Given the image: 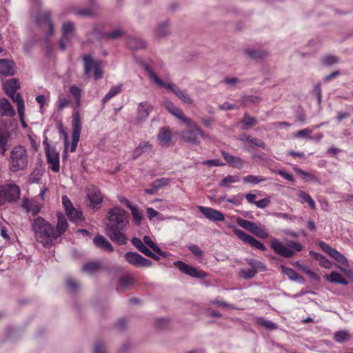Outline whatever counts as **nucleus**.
<instances>
[{
  "label": "nucleus",
  "mask_w": 353,
  "mask_h": 353,
  "mask_svg": "<svg viewBox=\"0 0 353 353\" xmlns=\"http://www.w3.org/2000/svg\"><path fill=\"white\" fill-rule=\"evenodd\" d=\"M283 273L287 275L292 281H297L300 283L303 282V278L296 272L294 270L290 268L281 265Z\"/></svg>",
  "instance_id": "72a5a7b5"
},
{
  "label": "nucleus",
  "mask_w": 353,
  "mask_h": 353,
  "mask_svg": "<svg viewBox=\"0 0 353 353\" xmlns=\"http://www.w3.org/2000/svg\"><path fill=\"white\" fill-rule=\"evenodd\" d=\"M237 223L243 228L248 230L250 232H253L256 223L250 221L248 220L243 219L241 218L237 219Z\"/></svg>",
  "instance_id": "49530a36"
},
{
  "label": "nucleus",
  "mask_w": 353,
  "mask_h": 353,
  "mask_svg": "<svg viewBox=\"0 0 353 353\" xmlns=\"http://www.w3.org/2000/svg\"><path fill=\"white\" fill-rule=\"evenodd\" d=\"M221 154L223 159L230 166L236 168H241L243 167L244 162L240 157L231 155L225 151H222Z\"/></svg>",
  "instance_id": "5701e85b"
},
{
  "label": "nucleus",
  "mask_w": 353,
  "mask_h": 353,
  "mask_svg": "<svg viewBox=\"0 0 353 353\" xmlns=\"http://www.w3.org/2000/svg\"><path fill=\"white\" fill-rule=\"evenodd\" d=\"M256 274V271L252 269H240L239 276L244 279H250L254 278Z\"/></svg>",
  "instance_id": "603ef678"
},
{
  "label": "nucleus",
  "mask_w": 353,
  "mask_h": 353,
  "mask_svg": "<svg viewBox=\"0 0 353 353\" xmlns=\"http://www.w3.org/2000/svg\"><path fill=\"white\" fill-rule=\"evenodd\" d=\"M240 181L238 175H228L219 182V186H226L229 183H234Z\"/></svg>",
  "instance_id": "6e6d98bb"
},
{
  "label": "nucleus",
  "mask_w": 353,
  "mask_h": 353,
  "mask_svg": "<svg viewBox=\"0 0 353 353\" xmlns=\"http://www.w3.org/2000/svg\"><path fill=\"white\" fill-rule=\"evenodd\" d=\"M121 90V85H114L112 86L108 92L105 95V97L102 99L103 103H106L109 101L112 98L118 94Z\"/></svg>",
  "instance_id": "37998d69"
},
{
  "label": "nucleus",
  "mask_w": 353,
  "mask_h": 353,
  "mask_svg": "<svg viewBox=\"0 0 353 353\" xmlns=\"http://www.w3.org/2000/svg\"><path fill=\"white\" fill-rule=\"evenodd\" d=\"M174 265L175 267L178 268L182 273L193 278L204 279L207 276L206 272L197 270L181 261H175Z\"/></svg>",
  "instance_id": "1a4fd4ad"
},
{
  "label": "nucleus",
  "mask_w": 353,
  "mask_h": 353,
  "mask_svg": "<svg viewBox=\"0 0 353 353\" xmlns=\"http://www.w3.org/2000/svg\"><path fill=\"white\" fill-rule=\"evenodd\" d=\"M45 145V152L47 162L50 164V168L54 172H58L59 171V153L57 151L55 148L50 147L47 141H43Z\"/></svg>",
  "instance_id": "423d86ee"
},
{
  "label": "nucleus",
  "mask_w": 353,
  "mask_h": 353,
  "mask_svg": "<svg viewBox=\"0 0 353 353\" xmlns=\"http://www.w3.org/2000/svg\"><path fill=\"white\" fill-rule=\"evenodd\" d=\"M256 323L261 325L262 327H264L268 330H276L277 328V325L269 320L265 319L264 318H258L256 319Z\"/></svg>",
  "instance_id": "de8ad7c7"
},
{
  "label": "nucleus",
  "mask_w": 353,
  "mask_h": 353,
  "mask_svg": "<svg viewBox=\"0 0 353 353\" xmlns=\"http://www.w3.org/2000/svg\"><path fill=\"white\" fill-rule=\"evenodd\" d=\"M52 12L43 10L35 17V23L41 28L48 37L54 34V25L51 19Z\"/></svg>",
  "instance_id": "39448f33"
},
{
  "label": "nucleus",
  "mask_w": 353,
  "mask_h": 353,
  "mask_svg": "<svg viewBox=\"0 0 353 353\" xmlns=\"http://www.w3.org/2000/svg\"><path fill=\"white\" fill-rule=\"evenodd\" d=\"M158 140L161 145L168 146L171 142V132L168 127L161 128L157 134Z\"/></svg>",
  "instance_id": "b1692460"
},
{
  "label": "nucleus",
  "mask_w": 353,
  "mask_h": 353,
  "mask_svg": "<svg viewBox=\"0 0 353 353\" xmlns=\"http://www.w3.org/2000/svg\"><path fill=\"white\" fill-rule=\"evenodd\" d=\"M339 62L338 57L334 55H326L322 59V63L325 65H332Z\"/></svg>",
  "instance_id": "0e129e2a"
},
{
  "label": "nucleus",
  "mask_w": 353,
  "mask_h": 353,
  "mask_svg": "<svg viewBox=\"0 0 353 353\" xmlns=\"http://www.w3.org/2000/svg\"><path fill=\"white\" fill-rule=\"evenodd\" d=\"M245 261L251 267V269L255 270L256 273L258 272H263L266 270L265 265L261 261L254 259H245Z\"/></svg>",
  "instance_id": "a19ab883"
},
{
  "label": "nucleus",
  "mask_w": 353,
  "mask_h": 353,
  "mask_svg": "<svg viewBox=\"0 0 353 353\" xmlns=\"http://www.w3.org/2000/svg\"><path fill=\"white\" fill-rule=\"evenodd\" d=\"M66 286L71 291H76L80 288V283L73 278L66 279Z\"/></svg>",
  "instance_id": "052dcab7"
},
{
  "label": "nucleus",
  "mask_w": 353,
  "mask_h": 353,
  "mask_svg": "<svg viewBox=\"0 0 353 353\" xmlns=\"http://www.w3.org/2000/svg\"><path fill=\"white\" fill-rule=\"evenodd\" d=\"M153 110V106L147 101H143L138 104L137 107V120L139 121H145L151 112Z\"/></svg>",
  "instance_id": "f3484780"
},
{
  "label": "nucleus",
  "mask_w": 353,
  "mask_h": 353,
  "mask_svg": "<svg viewBox=\"0 0 353 353\" xmlns=\"http://www.w3.org/2000/svg\"><path fill=\"white\" fill-rule=\"evenodd\" d=\"M270 246L274 252L281 256L290 258L294 255V252L292 250L286 247L281 241L276 239L271 240Z\"/></svg>",
  "instance_id": "4468645a"
},
{
  "label": "nucleus",
  "mask_w": 353,
  "mask_h": 353,
  "mask_svg": "<svg viewBox=\"0 0 353 353\" xmlns=\"http://www.w3.org/2000/svg\"><path fill=\"white\" fill-rule=\"evenodd\" d=\"M243 181L245 183H252V184H258L260 182H263L265 181V178L260 176L255 175H248L243 178Z\"/></svg>",
  "instance_id": "5fc2aeb1"
},
{
  "label": "nucleus",
  "mask_w": 353,
  "mask_h": 353,
  "mask_svg": "<svg viewBox=\"0 0 353 353\" xmlns=\"http://www.w3.org/2000/svg\"><path fill=\"white\" fill-rule=\"evenodd\" d=\"M76 27L74 23L66 21L62 24V37L66 41H70L74 36Z\"/></svg>",
  "instance_id": "412c9836"
},
{
  "label": "nucleus",
  "mask_w": 353,
  "mask_h": 353,
  "mask_svg": "<svg viewBox=\"0 0 353 353\" xmlns=\"http://www.w3.org/2000/svg\"><path fill=\"white\" fill-rule=\"evenodd\" d=\"M15 73L14 64L7 59H0V74L12 76Z\"/></svg>",
  "instance_id": "4be33fe9"
},
{
  "label": "nucleus",
  "mask_w": 353,
  "mask_h": 353,
  "mask_svg": "<svg viewBox=\"0 0 353 353\" xmlns=\"http://www.w3.org/2000/svg\"><path fill=\"white\" fill-rule=\"evenodd\" d=\"M83 74L89 77L90 71L94 69V65L99 62L98 60H94L91 55H85L83 57Z\"/></svg>",
  "instance_id": "bb28decb"
},
{
  "label": "nucleus",
  "mask_w": 353,
  "mask_h": 353,
  "mask_svg": "<svg viewBox=\"0 0 353 353\" xmlns=\"http://www.w3.org/2000/svg\"><path fill=\"white\" fill-rule=\"evenodd\" d=\"M244 53L251 59H259L265 55L264 51L254 49H247L244 51Z\"/></svg>",
  "instance_id": "8fccbe9b"
},
{
  "label": "nucleus",
  "mask_w": 353,
  "mask_h": 353,
  "mask_svg": "<svg viewBox=\"0 0 353 353\" xmlns=\"http://www.w3.org/2000/svg\"><path fill=\"white\" fill-rule=\"evenodd\" d=\"M324 278L326 281L332 283L341 284L343 285L348 284L347 281L345 279L341 274L335 271H332L330 274H325Z\"/></svg>",
  "instance_id": "a878e982"
},
{
  "label": "nucleus",
  "mask_w": 353,
  "mask_h": 353,
  "mask_svg": "<svg viewBox=\"0 0 353 353\" xmlns=\"http://www.w3.org/2000/svg\"><path fill=\"white\" fill-rule=\"evenodd\" d=\"M94 243L99 248L103 249L109 252L114 250L111 243L103 236L97 235L94 238Z\"/></svg>",
  "instance_id": "393cba45"
},
{
  "label": "nucleus",
  "mask_w": 353,
  "mask_h": 353,
  "mask_svg": "<svg viewBox=\"0 0 353 353\" xmlns=\"http://www.w3.org/2000/svg\"><path fill=\"white\" fill-rule=\"evenodd\" d=\"M256 236L262 238V239H266L268 237V233L266 232V230L264 229V228L261 225H256L254 230L252 232Z\"/></svg>",
  "instance_id": "680f3d73"
},
{
  "label": "nucleus",
  "mask_w": 353,
  "mask_h": 353,
  "mask_svg": "<svg viewBox=\"0 0 353 353\" xmlns=\"http://www.w3.org/2000/svg\"><path fill=\"white\" fill-rule=\"evenodd\" d=\"M199 210L209 220L212 221H223L225 220L224 214L220 211L203 206H199Z\"/></svg>",
  "instance_id": "2eb2a0df"
},
{
  "label": "nucleus",
  "mask_w": 353,
  "mask_h": 353,
  "mask_svg": "<svg viewBox=\"0 0 353 353\" xmlns=\"http://www.w3.org/2000/svg\"><path fill=\"white\" fill-rule=\"evenodd\" d=\"M188 128L181 132L183 140L188 143L197 145L199 143V137L204 136V132L190 119V122H183Z\"/></svg>",
  "instance_id": "20e7f679"
},
{
  "label": "nucleus",
  "mask_w": 353,
  "mask_h": 353,
  "mask_svg": "<svg viewBox=\"0 0 353 353\" xmlns=\"http://www.w3.org/2000/svg\"><path fill=\"white\" fill-rule=\"evenodd\" d=\"M155 34L158 37H163L168 35L170 34L168 21H164L159 23L155 29Z\"/></svg>",
  "instance_id": "f704fd0d"
},
{
  "label": "nucleus",
  "mask_w": 353,
  "mask_h": 353,
  "mask_svg": "<svg viewBox=\"0 0 353 353\" xmlns=\"http://www.w3.org/2000/svg\"><path fill=\"white\" fill-rule=\"evenodd\" d=\"M68 219L72 222H78L83 219V214L81 211L77 210L74 208L67 210L65 212Z\"/></svg>",
  "instance_id": "ea45409f"
},
{
  "label": "nucleus",
  "mask_w": 353,
  "mask_h": 353,
  "mask_svg": "<svg viewBox=\"0 0 353 353\" xmlns=\"http://www.w3.org/2000/svg\"><path fill=\"white\" fill-rule=\"evenodd\" d=\"M298 196L303 200V202L307 203L312 209H316V204L314 201L307 193L301 191L298 193Z\"/></svg>",
  "instance_id": "3c124183"
},
{
  "label": "nucleus",
  "mask_w": 353,
  "mask_h": 353,
  "mask_svg": "<svg viewBox=\"0 0 353 353\" xmlns=\"http://www.w3.org/2000/svg\"><path fill=\"white\" fill-rule=\"evenodd\" d=\"M350 339V334L346 331H339L334 334V339L337 343H343Z\"/></svg>",
  "instance_id": "bf43d9fd"
},
{
  "label": "nucleus",
  "mask_w": 353,
  "mask_h": 353,
  "mask_svg": "<svg viewBox=\"0 0 353 353\" xmlns=\"http://www.w3.org/2000/svg\"><path fill=\"white\" fill-rule=\"evenodd\" d=\"M294 171L299 175L302 176L303 179L307 181L309 180L317 181V178L310 172L302 170L300 168H294Z\"/></svg>",
  "instance_id": "864d4df0"
},
{
  "label": "nucleus",
  "mask_w": 353,
  "mask_h": 353,
  "mask_svg": "<svg viewBox=\"0 0 353 353\" xmlns=\"http://www.w3.org/2000/svg\"><path fill=\"white\" fill-rule=\"evenodd\" d=\"M330 256L332 257L337 263L343 265L345 267L348 266V261L347 258L339 252L337 250L334 249L332 253H330Z\"/></svg>",
  "instance_id": "79ce46f5"
},
{
  "label": "nucleus",
  "mask_w": 353,
  "mask_h": 353,
  "mask_svg": "<svg viewBox=\"0 0 353 353\" xmlns=\"http://www.w3.org/2000/svg\"><path fill=\"white\" fill-rule=\"evenodd\" d=\"M124 35V31L121 29H114L108 32H104L105 39L117 40Z\"/></svg>",
  "instance_id": "c03bdc74"
},
{
  "label": "nucleus",
  "mask_w": 353,
  "mask_h": 353,
  "mask_svg": "<svg viewBox=\"0 0 353 353\" xmlns=\"http://www.w3.org/2000/svg\"><path fill=\"white\" fill-rule=\"evenodd\" d=\"M129 226L127 212L120 207L109 209L107 214L106 232L110 239L118 245H125L127 237L123 231Z\"/></svg>",
  "instance_id": "f257e3e1"
},
{
  "label": "nucleus",
  "mask_w": 353,
  "mask_h": 353,
  "mask_svg": "<svg viewBox=\"0 0 353 353\" xmlns=\"http://www.w3.org/2000/svg\"><path fill=\"white\" fill-rule=\"evenodd\" d=\"M134 282V278L132 274H127L119 279V283L122 288H129Z\"/></svg>",
  "instance_id": "a18cd8bd"
},
{
  "label": "nucleus",
  "mask_w": 353,
  "mask_h": 353,
  "mask_svg": "<svg viewBox=\"0 0 353 353\" xmlns=\"http://www.w3.org/2000/svg\"><path fill=\"white\" fill-rule=\"evenodd\" d=\"M131 242L132 245L141 253L145 254L147 256H149L156 261L159 260V257L153 253L150 250H149L145 245L143 241H142L140 239L137 237H134L132 239Z\"/></svg>",
  "instance_id": "a211bd4d"
},
{
  "label": "nucleus",
  "mask_w": 353,
  "mask_h": 353,
  "mask_svg": "<svg viewBox=\"0 0 353 353\" xmlns=\"http://www.w3.org/2000/svg\"><path fill=\"white\" fill-rule=\"evenodd\" d=\"M124 258L126 261L136 268H148L152 265V262L142 256L137 252H128L125 254Z\"/></svg>",
  "instance_id": "0eeeda50"
},
{
  "label": "nucleus",
  "mask_w": 353,
  "mask_h": 353,
  "mask_svg": "<svg viewBox=\"0 0 353 353\" xmlns=\"http://www.w3.org/2000/svg\"><path fill=\"white\" fill-rule=\"evenodd\" d=\"M19 196L20 189L17 185L12 184L2 185L3 204L5 201L14 203L19 199Z\"/></svg>",
  "instance_id": "9d476101"
},
{
  "label": "nucleus",
  "mask_w": 353,
  "mask_h": 353,
  "mask_svg": "<svg viewBox=\"0 0 353 353\" xmlns=\"http://www.w3.org/2000/svg\"><path fill=\"white\" fill-rule=\"evenodd\" d=\"M70 92L74 97L77 106L81 105V90L77 85H72L70 88Z\"/></svg>",
  "instance_id": "09e8293b"
},
{
  "label": "nucleus",
  "mask_w": 353,
  "mask_h": 353,
  "mask_svg": "<svg viewBox=\"0 0 353 353\" xmlns=\"http://www.w3.org/2000/svg\"><path fill=\"white\" fill-rule=\"evenodd\" d=\"M19 88V85L17 79L8 80L3 84V90L7 95L13 94Z\"/></svg>",
  "instance_id": "7c9ffc66"
},
{
  "label": "nucleus",
  "mask_w": 353,
  "mask_h": 353,
  "mask_svg": "<svg viewBox=\"0 0 353 353\" xmlns=\"http://www.w3.org/2000/svg\"><path fill=\"white\" fill-rule=\"evenodd\" d=\"M93 353H107L105 344L101 341H97L94 345Z\"/></svg>",
  "instance_id": "774afa93"
},
{
  "label": "nucleus",
  "mask_w": 353,
  "mask_h": 353,
  "mask_svg": "<svg viewBox=\"0 0 353 353\" xmlns=\"http://www.w3.org/2000/svg\"><path fill=\"white\" fill-rule=\"evenodd\" d=\"M163 105L170 114L179 119L181 122H190V118L187 117L183 111L170 101L165 100L163 102Z\"/></svg>",
  "instance_id": "dca6fc26"
},
{
  "label": "nucleus",
  "mask_w": 353,
  "mask_h": 353,
  "mask_svg": "<svg viewBox=\"0 0 353 353\" xmlns=\"http://www.w3.org/2000/svg\"><path fill=\"white\" fill-rule=\"evenodd\" d=\"M234 233L239 239L242 240L250 246L261 251H265L266 250L265 246L262 243L243 230L235 229L234 230Z\"/></svg>",
  "instance_id": "f8f14e48"
},
{
  "label": "nucleus",
  "mask_w": 353,
  "mask_h": 353,
  "mask_svg": "<svg viewBox=\"0 0 353 353\" xmlns=\"http://www.w3.org/2000/svg\"><path fill=\"white\" fill-rule=\"evenodd\" d=\"M13 101L17 103V111L19 114H22V111H24L25 105L24 101L19 92H14L13 94L9 95Z\"/></svg>",
  "instance_id": "4c0bfd02"
},
{
  "label": "nucleus",
  "mask_w": 353,
  "mask_h": 353,
  "mask_svg": "<svg viewBox=\"0 0 353 353\" xmlns=\"http://www.w3.org/2000/svg\"><path fill=\"white\" fill-rule=\"evenodd\" d=\"M241 123H243L245 127L244 129L253 126L256 123V119L254 117H251L248 113H245L241 121Z\"/></svg>",
  "instance_id": "4d7b16f0"
},
{
  "label": "nucleus",
  "mask_w": 353,
  "mask_h": 353,
  "mask_svg": "<svg viewBox=\"0 0 353 353\" xmlns=\"http://www.w3.org/2000/svg\"><path fill=\"white\" fill-rule=\"evenodd\" d=\"M87 39L88 42L94 43L97 41L105 39L104 32H101L97 27H93L92 30L87 33Z\"/></svg>",
  "instance_id": "2f4dec72"
},
{
  "label": "nucleus",
  "mask_w": 353,
  "mask_h": 353,
  "mask_svg": "<svg viewBox=\"0 0 353 353\" xmlns=\"http://www.w3.org/2000/svg\"><path fill=\"white\" fill-rule=\"evenodd\" d=\"M188 248L196 257H201L203 255V252L196 244H190Z\"/></svg>",
  "instance_id": "338daca9"
},
{
  "label": "nucleus",
  "mask_w": 353,
  "mask_h": 353,
  "mask_svg": "<svg viewBox=\"0 0 353 353\" xmlns=\"http://www.w3.org/2000/svg\"><path fill=\"white\" fill-rule=\"evenodd\" d=\"M0 115L12 117L15 115V110L10 101L6 98L0 99Z\"/></svg>",
  "instance_id": "aec40b11"
},
{
  "label": "nucleus",
  "mask_w": 353,
  "mask_h": 353,
  "mask_svg": "<svg viewBox=\"0 0 353 353\" xmlns=\"http://www.w3.org/2000/svg\"><path fill=\"white\" fill-rule=\"evenodd\" d=\"M126 44L131 50H142L147 47V43L143 39L134 35L126 37Z\"/></svg>",
  "instance_id": "6ab92c4d"
},
{
  "label": "nucleus",
  "mask_w": 353,
  "mask_h": 353,
  "mask_svg": "<svg viewBox=\"0 0 353 353\" xmlns=\"http://www.w3.org/2000/svg\"><path fill=\"white\" fill-rule=\"evenodd\" d=\"M170 180L168 178H160L153 181L151 185H153L157 190L168 185Z\"/></svg>",
  "instance_id": "13d9d810"
},
{
  "label": "nucleus",
  "mask_w": 353,
  "mask_h": 353,
  "mask_svg": "<svg viewBox=\"0 0 353 353\" xmlns=\"http://www.w3.org/2000/svg\"><path fill=\"white\" fill-rule=\"evenodd\" d=\"M91 8L79 10L77 14L81 16H90L93 13V8L95 6L94 0H89Z\"/></svg>",
  "instance_id": "e2e57ef3"
},
{
  "label": "nucleus",
  "mask_w": 353,
  "mask_h": 353,
  "mask_svg": "<svg viewBox=\"0 0 353 353\" xmlns=\"http://www.w3.org/2000/svg\"><path fill=\"white\" fill-rule=\"evenodd\" d=\"M152 145L149 142H141L136 147L132 152V159H137L142 154L148 152L152 150Z\"/></svg>",
  "instance_id": "c85d7f7f"
},
{
  "label": "nucleus",
  "mask_w": 353,
  "mask_h": 353,
  "mask_svg": "<svg viewBox=\"0 0 353 353\" xmlns=\"http://www.w3.org/2000/svg\"><path fill=\"white\" fill-rule=\"evenodd\" d=\"M31 227L35 239L45 248L51 245L57 239L54 227L41 216L31 221Z\"/></svg>",
  "instance_id": "f03ea898"
},
{
  "label": "nucleus",
  "mask_w": 353,
  "mask_h": 353,
  "mask_svg": "<svg viewBox=\"0 0 353 353\" xmlns=\"http://www.w3.org/2000/svg\"><path fill=\"white\" fill-rule=\"evenodd\" d=\"M132 215L133 216L135 225H138L141 223L143 216L142 214L137 210V208L134 206L131 210Z\"/></svg>",
  "instance_id": "69168bd1"
},
{
  "label": "nucleus",
  "mask_w": 353,
  "mask_h": 353,
  "mask_svg": "<svg viewBox=\"0 0 353 353\" xmlns=\"http://www.w3.org/2000/svg\"><path fill=\"white\" fill-rule=\"evenodd\" d=\"M68 228V223L63 214L59 213L57 214V237L63 234Z\"/></svg>",
  "instance_id": "e433bc0d"
},
{
  "label": "nucleus",
  "mask_w": 353,
  "mask_h": 353,
  "mask_svg": "<svg viewBox=\"0 0 353 353\" xmlns=\"http://www.w3.org/2000/svg\"><path fill=\"white\" fill-rule=\"evenodd\" d=\"M86 194L90 202V206L93 209H98L101 206L103 200V196L99 189L92 185H88L86 188Z\"/></svg>",
  "instance_id": "9b49d317"
},
{
  "label": "nucleus",
  "mask_w": 353,
  "mask_h": 353,
  "mask_svg": "<svg viewBox=\"0 0 353 353\" xmlns=\"http://www.w3.org/2000/svg\"><path fill=\"white\" fill-rule=\"evenodd\" d=\"M102 268L100 261H92L87 263L82 268V271L87 274L92 275L98 272Z\"/></svg>",
  "instance_id": "cd10ccee"
},
{
  "label": "nucleus",
  "mask_w": 353,
  "mask_h": 353,
  "mask_svg": "<svg viewBox=\"0 0 353 353\" xmlns=\"http://www.w3.org/2000/svg\"><path fill=\"white\" fill-rule=\"evenodd\" d=\"M144 245L145 244L150 248H151L155 253L161 256L162 257L166 258L168 254L167 252H163L148 236H144L143 239Z\"/></svg>",
  "instance_id": "c756f323"
},
{
  "label": "nucleus",
  "mask_w": 353,
  "mask_h": 353,
  "mask_svg": "<svg viewBox=\"0 0 353 353\" xmlns=\"http://www.w3.org/2000/svg\"><path fill=\"white\" fill-rule=\"evenodd\" d=\"M9 139V134L0 131V154L2 156H4L10 148Z\"/></svg>",
  "instance_id": "473e14b6"
},
{
  "label": "nucleus",
  "mask_w": 353,
  "mask_h": 353,
  "mask_svg": "<svg viewBox=\"0 0 353 353\" xmlns=\"http://www.w3.org/2000/svg\"><path fill=\"white\" fill-rule=\"evenodd\" d=\"M240 140L243 142H249L251 144H252L253 145L261 148L264 150L266 149V145L263 141H262L260 139L254 138V137H251L250 135L243 134L241 136Z\"/></svg>",
  "instance_id": "c9c22d12"
},
{
  "label": "nucleus",
  "mask_w": 353,
  "mask_h": 353,
  "mask_svg": "<svg viewBox=\"0 0 353 353\" xmlns=\"http://www.w3.org/2000/svg\"><path fill=\"white\" fill-rule=\"evenodd\" d=\"M144 69L146 71L150 79L153 81L158 86L161 88H165L173 93L175 92V90L178 88V86L172 83H165L163 82L159 77L154 73L152 69L148 65L144 66Z\"/></svg>",
  "instance_id": "ddd939ff"
},
{
  "label": "nucleus",
  "mask_w": 353,
  "mask_h": 353,
  "mask_svg": "<svg viewBox=\"0 0 353 353\" xmlns=\"http://www.w3.org/2000/svg\"><path fill=\"white\" fill-rule=\"evenodd\" d=\"M174 94L184 103L192 104L193 103V100L190 95L185 90H181L179 86L176 90H175Z\"/></svg>",
  "instance_id": "58836bf2"
},
{
  "label": "nucleus",
  "mask_w": 353,
  "mask_h": 353,
  "mask_svg": "<svg viewBox=\"0 0 353 353\" xmlns=\"http://www.w3.org/2000/svg\"><path fill=\"white\" fill-rule=\"evenodd\" d=\"M82 124L80 114L78 112L73 114L72 116V141L70 147V151L74 152L77 149L81 132Z\"/></svg>",
  "instance_id": "6e6552de"
},
{
  "label": "nucleus",
  "mask_w": 353,
  "mask_h": 353,
  "mask_svg": "<svg viewBox=\"0 0 353 353\" xmlns=\"http://www.w3.org/2000/svg\"><path fill=\"white\" fill-rule=\"evenodd\" d=\"M28 163V152L24 146L17 145L10 152V169L13 172L24 170Z\"/></svg>",
  "instance_id": "7ed1b4c3"
}]
</instances>
